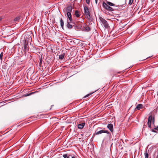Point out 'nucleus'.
Here are the masks:
<instances>
[{"instance_id": "nucleus-1", "label": "nucleus", "mask_w": 158, "mask_h": 158, "mask_svg": "<svg viewBox=\"0 0 158 158\" xmlns=\"http://www.w3.org/2000/svg\"><path fill=\"white\" fill-rule=\"evenodd\" d=\"M67 16V24L66 26L69 29H71L73 28L72 25L70 24L71 23H73L74 22H73V19L72 17V15L68 14L66 15Z\"/></svg>"}, {"instance_id": "nucleus-2", "label": "nucleus", "mask_w": 158, "mask_h": 158, "mask_svg": "<svg viewBox=\"0 0 158 158\" xmlns=\"http://www.w3.org/2000/svg\"><path fill=\"white\" fill-rule=\"evenodd\" d=\"M73 27H74L75 29L78 31H84V28L82 27V23L79 21L74 22L73 23Z\"/></svg>"}, {"instance_id": "nucleus-3", "label": "nucleus", "mask_w": 158, "mask_h": 158, "mask_svg": "<svg viewBox=\"0 0 158 158\" xmlns=\"http://www.w3.org/2000/svg\"><path fill=\"white\" fill-rule=\"evenodd\" d=\"M155 116L152 115H150L148 118L147 124L148 127L150 128H151V123L154 124Z\"/></svg>"}, {"instance_id": "nucleus-4", "label": "nucleus", "mask_w": 158, "mask_h": 158, "mask_svg": "<svg viewBox=\"0 0 158 158\" xmlns=\"http://www.w3.org/2000/svg\"><path fill=\"white\" fill-rule=\"evenodd\" d=\"M28 38H24V39L23 40V42H22L24 47L23 51L25 53L26 52L27 50L28 49Z\"/></svg>"}, {"instance_id": "nucleus-5", "label": "nucleus", "mask_w": 158, "mask_h": 158, "mask_svg": "<svg viewBox=\"0 0 158 158\" xmlns=\"http://www.w3.org/2000/svg\"><path fill=\"white\" fill-rule=\"evenodd\" d=\"M84 11L85 15L86 16L87 19L88 20H91L90 13L88 6H84Z\"/></svg>"}, {"instance_id": "nucleus-6", "label": "nucleus", "mask_w": 158, "mask_h": 158, "mask_svg": "<svg viewBox=\"0 0 158 158\" xmlns=\"http://www.w3.org/2000/svg\"><path fill=\"white\" fill-rule=\"evenodd\" d=\"M100 128H98L95 131L94 135H98L102 133H106L108 134H110V132L108 131L105 130H99V129Z\"/></svg>"}, {"instance_id": "nucleus-7", "label": "nucleus", "mask_w": 158, "mask_h": 158, "mask_svg": "<svg viewBox=\"0 0 158 158\" xmlns=\"http://www.w3.org/2000/svg\"><path fill=\"white\" fill-rule=\"evenodd\" d=\"M99 19L102 24L103 25L104 27L106 28H108L110 27L109 24L108 23L107 21L105 19L101 17H99Z\"/></svg>"}, {"instance_id": "nucleus-8", "label": "nucleus", "mask_w": 158, "mask_h": 158, "mask_svg": "<svg viewBox=\"0 0 158 158\" xmlns=\"http://www.w3.org/2000/svg\"><path fill=\"white\" fill-rule=\"evenodd\" d=\"M102 6L106 10L109 11H114V9H114L110 6H109L107 4H106L104 2H103L102 3Z\"/></svg>"}, {"instance_id": "nucleus-9", "label": "nucleus", "mask_w": 158, "mask_h": 158, "mask_svg": "<svg viewBox=\"0 0 158 158\" xmlns=\"http://www.w3.org/2000/svg\"><path fill=\"white\" fill-rule=\"evenodd\" d=\"M73 9V7L71 6H67L66 9V15L71 14L72 10Z\"/></svg>"}, {"instance_id": "nucleus-10", "label": "nucleus", "mask_w": 158, "mask_h": 158, "mask_svg": "<svg viewBox=\"0 0 158 158\" xmlns=\"http://www.w3.org/2000/svg\"><path fill=\"white\" fill-rule=\"evenodd\" d=\"M107 127L111 132H113V126L112 124L110 123L108 124Z\"/></svg>"}, {"instance_id": "nucleus-11", "label": "nucleus", "mask_w": 158, "mask_h": 158, "mask_svg": "<svg viewBox=\"0 0 158 158\" xmlns=\"http://www.w3.org/2000/svg\"><path fill=\"white\" fill-rule=\"evenodd\" d=\"M144 107L141 104H138L136 106V108L138 110H139L140 109H143Z\"/></svg>"}, {"instance_id": "nucleus-12", "label": "nucleus", "mask_w": 158, "mask_h": 158, "mask_svg": "<svg viewBox=\"0 0 158 158\" xmlns=\"http://www.w3.org/2000/svg\"><path fill=\"white\" fill-rule=\"evenodd\" d=\"M85 123H81L80 124L78 125V127L79 129H82L83 128L84 126L85 125Z\"/></svg>"}, {"instance_id": "nucleus-13", "label": "nucleus", "mask_w": 158, "mask_h": 158, "mask_svg": "<svg viewBox=\"0 0 158 158\" xmlns=\"http://www.w3.org/2000/svg\"><path fill=\"white\" fill-rule=\"evenodd\" d=\"M74 15L77 18H79L80 16L79 12L78 10H76L75 11Z\"/></svg>"}, {"instance_id": "nucleus-14", "label": "nucleus", "mask_w": 158, "mask_h": 158, "mask_svg": "<svg viewBox=\"0 0 158 158\" xmlns=\"http://www.w3.org/2000/svg\"><path fill=\"white\" fill-rule=\"evenodd\" d=\"M60 26L61 28L64 29V22L63 20L62 19V18H61L60 19Z\"/></svg>"}, {"instance_id": "nucleus-15", "label": "nucleus", "mask_w": 158, "mask_h": 158, "mask_svg": "<svg viewBox=\"0 0 158 158\" xmlns=\"http://www.w3.org/2000/svg\"><path fill=\"white\" fill-rule=\"evenodd\" d=\"M84 28V30L86 31H89L91 30V28L88 26L83 27Z\"/></svg>"}, {"instance_id": "nucleus-16", "label": "nucleus", "mask_w": 158, "mask_h": 158, "mask_svg": "<svg viewBox=\"0 0 158 158\" xmlns=\"http://www.w3.org/2000/svg\"><path fill=\"white\" fill-rule=\"evenodd\" d=\"M106 4H107L109 6H114V4L111 2L109 1H106Z\"/></svg>"}, {"instance_id": "nucleus-17", "label": "nucleus", "mask_w": 158, "mask_h": 158, "mask_svg": "<svg viewBox=\"0 0 158 158\" xmlns=\"http://www.w3.org/2000/svg\"><path fill=\"white\" fill-rule=\"evenodd\" d=\"M20 19V17L19 16L15 18L14 19V21L15 22H18Z\"/></svg>"}, {"instance_id": "nucleus-18", "label": "nucleus", "mask_w": 158, "mask_h": 158, "mask_svg": "<svg viewBox=\"0 0 158 158\" xmlns=\"http://www.w3.org/2000/svg\"><path fill=\"white\" fill-rule=\"evenodd\" d=\"M65 55V53H63L61 55H59V59L60 60H62L63 59L64 56Z\"/></svg>"}, {"instance_id": "nucleus-19", "label": "nucleus", "mask_w": 158, "mask_h": 158, "mask_svg": "<svg viewBox=\"0 0 158 158\" xmlns=\"http://www.w3.org/2000/svg\"><path fill=\"white\" fill-rule=\"evenodd\" d=\"M35 92H32L28 94H24L23 95V96L24 97H27V96H30L33 94H34Z\"/></svg>"}, {"instance_id": "nucleus-20", "label": "nucleus", "mask_w": 158, "mask_h": 158, "mask_svg": "<svg viewBox=\"0 0 158 158\" xmlns=\"http://www.w3.org/2000/svg\"><path fill=\"white\" fill-rule=\"evenodd\" d=\"M155 130H157L158 131V126L156 127L154 126V129H152V132H156V131H155Z\"/></svg>"}, {"instance_id": "nucleus-21", "label": "nucleus", "mask_w": 158, "mask_h": 158, "mask_svg": "<svg viewBox=\"0 0 158 158\" xmlns=\"http://www.w3.org/2000/svg\"><path fill=\"white\" fill-rule=\"evenodd\" d=\"M43 61V58H42V56H41V58L40 59V61L39 63V65L40 66H41V65L42 64V62Z\"/></svg>"}, {"instance_id": "nucleus-22", "label": "nucleus", "mask_w": 158, "mask_h": 158, "mask_svg": "<svg viewBox=\"0 0 158 158\" xmlns=\"http://www.w3.org/2000/svg\"><path fill=\"white\" fill-rule=\"evenodd\" d=\"M63 156L64 158H67L69 157V156H70V155L67 154H65L63 155Z\"/></svg>"}, {"instance_id": "nucleus-23", "label": "nucleus", "mask_w": 158, "mask_h": 158, "mask_svg": "<svg viewBox=\"0 0 158 158\" xmlns=\"http://www.w3.org/2000/svg\"><path fill=\"white\" fill-rule=\"evenodd\" d=\"M134 2V0H129L128 4L129 5H131Z\"/></svg>"}, {"instance_id": "nucleus-24", "label": "nucleus", "mask_w": 158, "mask_h": 158, "mask_svg": "<svg viewBox=\"0 0 158 158\" xmlns=\"http://www.w3.org/2000/svg\"><path fill=\"white\" fill-rule=\"evenodd\" d=\"M3 55V52H2L1 53V54H0V59L2 61V59Z\"/></svg>"}, {"instance_id": "nucleus-25", "label": "nucleus", "mask_w": 158, "mask_h": 158, "mask_svg": "<svg viewBox=\"0 0 158 158\" xmlns=\"http://www.w3.org/2000/svg\"><path fill=\"white\" fill-rule=\"evenodd\" d=\"M94 92H93L92 93H89V94L86 95L85 96V98L89 96L90 95H91L93 93H94Z\"/></svg>"}, {"instance_id": "nucleus-26", "label": "nucleus", "mask_w": 158, "mask_h": 158, "mask_svg": "<svg viewBox=\"0 0 158 158\" xmlns=\"http://www.w3.org/2000/svg\"><path fill=\"white\" fill-rule=\"evenodd\" d=\"M148 153L146 152L145 153V158H148Z\"/></svg>"}, {"instance_id": "nucleus-27", "label": "nucleus", "mask_w": 158, "mask_h": 158, "mask_svg": "<svg viewBox=\"0 0 158 158\" xmlns=\"http://www.w3.org/2000/svg\"><path fill=\"white\" fill-rule=\"evenodd\" d=\"M83 139H82V141L84 142V143H85V142H87L86 139H83V140H82Z\"/></svg>"}, {"instance_id": "nucleus-28", "label": "nucleus", "mask_w": 158, "mask_h": 158, "mask_svg": "<svg viewBox=\"0 0 158 158\" xmlns=\"http://www.w3.org/2000/svg\"><path fill=\"white\" fill-rule=\"evenodd\" d=\"M86 3L89 4L90 3V0H85Z\"/></svg>"}, {"instance_id": "nucleus-29", "label": "nucleus", "mask_w": 158, "mask_h": 158, "mask_svg": "<svg viewBox=\"0 0 158 158\" xmlns=\"http://www.w3.org/2000/svg\"><path fill=\"white\" fill-rule=\"evenodd\" d=\"M5 134H4L2 135H1L0 137H1L2 138H4L5 137Z\"/></svg>"}, {"instance_id": "nucleus-30", "label": "nucleus", "mask_w": 158, "mask_h": 158, "mask_svg": "<svg viewBox=\"0 0 158 158\" xmlns=\"http://www.w3.org/2000/svg\"><path fill=\"white\" fill-rule=\"evenodd\" d=\"M122 12H121V13H120V14H118V15H118V17H120L121 16H122V15H121V14H122Z\"/></svg>"}, {"instance_id": "nucleus-31", "label": "nucleus", "mask_w": 158, "mask_h": 158, "mask_svg": "<svg viewBox=\"0 0 158 158\" xmlns=\"http://www.w3.org/2000/svg\"><path fill=\"white\" fill-rule=\"evenodd\" d=\"M144 127H143V130H144V129H145V127H144Z\"/></svg>"}, {"instance_id": "nucleus-32", "label": "nucleus", "mask_w": 158, "mask_h": 158, "mask_svg": "<svg viewBox=\"0 0 158 158\" xmlns=\"http://www.w3.org/2000/svg\"><path fill=\"white\" fill-rule=\"evenodd\" d=\"M95 3L97 4V3L98 0H95Z\"/></svg>"}, {"instance_id": "nucleus-33", "label": "nucleus", "mask_w": 158, "mask_h": 158, "mask_svg": "<svg viewBox=\"0 0 158 158\" xmlns=\"http://www.w3.org/2000/svg\"><path fill=\"white\" fill-rule=\"evenodd\" d=\"M2 18L1 17H0V21L2 19Z\"/></svg>"}, {"instance_id": "nucleus-34", "label": "nucleus", "mask_w": 158, "mask_h": 158, "mask_svg": "<svg viewBox=\"0 0 158 158\" xmlns=\"http://www.w3.org/2000/svg\"><path fill=\"white\" fill-rule=\"evenodd\" d=\"M6 66V65H3L2 67L4 68V67H5Z\"/></svg>"}, {"instance_id": "nucleus-35", "label": "nucleus", "mask_w": 158, "mask_h": 158, "mask_svg": "<svg viewBox=\"0 0 158 158\" xmlns=\"http://www.w3.org/2000/svg\"><path fill=\"white\" fill-rule=\"evenodd\" d=\"M25 137H27L25 135V136L24 137V138Z\"/></svg>"}, {"instance_id": "nucleus-36", "label": "nucleus", "mask_w": 158, "mask_h": 158, "mask_svg": "<svg viewBox=\"0 0 158 158\" xmlns=\"http://www.w3.org/2000/svg\"><path fill=\"white\" fill-rule=\"evenodd\" d=\"M148 57V58H146V59H148V58H149V57Z\"/></svg>"}, {"instance_id": "nucleus-37", "label": "nucleus", "mask_w": 158, "mask_h": 158, "mask_svg": "<svg viewBox=\"0 0 158 158\" xmlns=\"http://www.w3.org/2000/svg\"><path fill=\"white\" fill-rule=\"evenodd\" d=\"M82 21L83 22H84V19L82 20Z\"/></svg>"}, {"instance_id": "nucleus-38", "label": "nucleus", "mask_w": 158, "mask_h": 158, "mask_svg": "<svg viewBox=\"0 0 158 158\" xmlns=\"http://www.w3.org/2000/svg\"><path fill=\"white\" fill-rule=\"evenodd\" d=\"M120 29L121 30V28H120L119 29V30Z\"/></svg>"}, {"instance_id": "nucleus-39", "label": "nucleus", "mask_w": 158, "mask_h": 158, "mask_svg": "<svg viewBox=\"0 0 158 158\" xmlns=\"http://www.w3.org/2000/svg\"><path fill=\"white\" fill-rule=\"evenodd\" d=\"M24 136V135H23L22 137L21 138H23V137Z\"/></svg>"}, {"instance_id": "nucleus-40", "label": "nucleus", "mask_w": 158, "mask_h": 158, "mask_svg": "<svg viewBox=\"0 0 158 158\" xmlns=\"http://www.w3.org/2000/svg\"><path fill=\"white\" fill-rule=\"evenodd\" d=\"M71 156L70 155V158H71Z\"/></svg>"}, {"instance_id": "nucleus-41", "label": "nucleus", "mask_w": 158, "mask_h": 158, "mask_svg": "<svg viewBox=\"0 0 158 158\" xmlns=\"http://www.w3.org/2000/svg\"><path fill=\"white\" fill-rule=\"evenodd\" d=\"M103 129L104 130L105 129V128H103Z\"/></svg>"}, {"instance_id": "nucleus-42", "label": "nucleus", "mask_w": 158, "mask_h": 158, "mask_svg": "<svg viewBox=\"0 0 158 158\" xmlns=\"http://www.w3.org/2000/svg\"><path fill=\"white\" fill-rule=\"evenodd\" d=\"M125 4H126V2H125Z\"/></svg>"}]
</instances>
